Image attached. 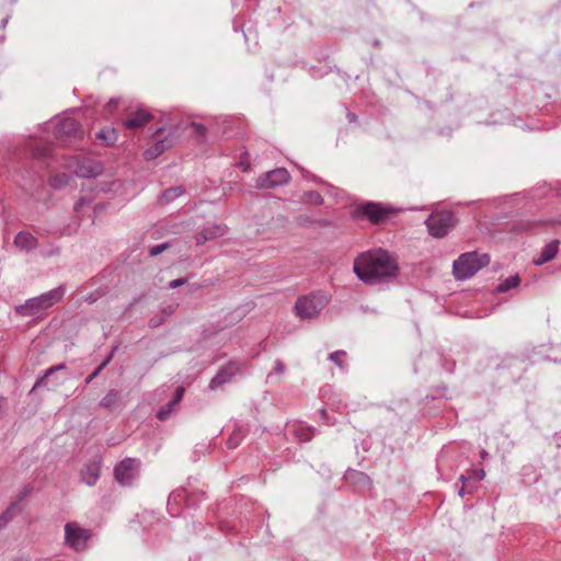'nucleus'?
<instances>
[{
    "mask_svg": "<svg viewBox=\"0 0 561 561\" xmlns=\"http://www.w3.org/2000/svg\"><path fill=\"white\" fill-rule=\"evenodd\" d=\"M329 298L321 293H312L299 297L295 304V310L300 319H312L327 307Z\"/></svg>",
    "mask_w": 561,
    "mask_h": 561,
    "instance_id": "obj_6",
    "label": "nucleus"
},
{
    "mask_svg": "<svg viewBox=\"0 0 561 561\" xmlns=\"http://www.w3.org/2000/svg\"><path fill=\"white\" fill-rule=\"evenodd\" d=\"M346 118L350 123H356L357 122V115L353 112L347 111Z\"/></svg>",
    "mask_w": 561,
    "mask_h": 561,
    "instance_id": "obj_45",
    "label": "nucleus"
},
{
    "mask_svg": "<svg viewBox=\"0 0 561 561\" xmlns=\"http://www.w3.org/2000/svg\"><path fill=\"white\" fill-rule=\"evenodd\" d=\"M485 456H486V451H485V450H483V451L481 453V457H482V458H484Z\"/></svg>",
    "mask_w": 561,
    "mask_h": 561,
    "instance_id": "obj_50",
    "label": "nucleus"
},
{
    "mask_svg": "<svg viewBox=\"0 0 561 561\" xmlns=\"http://www.w3.org/2000/svg\"><path fill=\"white\" fill-rule=\"evenodd\" d=\"M101 368H95L92 374H90L85 379V385H89L94 378H96L101 374Z\"/></svg>",
    "mask_w": 561,
    "mask_h": 561,
    "instance_id": "obj_41",
    "label": "nucleus"
},
{
    "mask_svg": "<svg viewBox=\"0 0 561 561\" xmlns=\"http://www.w3.org/2000/svg\"><path fill=\"white\" fill-rule=\"evenodd\" d=\"M88 202L84 198H81L73 207L75 211H80L83 205H85Z\"/></svg>",
    "mask_w": 561,
    "mask_h": 561,
    "instance_id": "obj_47",
    "label": "nucleus"
},
{
    "mask_svg": "<svg viewBox=\"0 0 561 561\" xmlns=\"http://www.w3.org/2000/svg\"><path fill=\"white\" fill-rule=\"evenodd\" d=\"M72 163L75 164V173L80 178H95L103 171L100 162L87 157L76 156L72 158Z\"/></svg>",
    "mask_w": 561,
    "mask_h": 561,
    "instance_id": "obj_12",
    "label": "nucleus"
},
{
    "mask_svg": "<svg viewBox=\"0 0 561 561\" xmlns=\"http://www.w3.org/2000/svg\"><path fill=\"white\" fill-rule=\"evenodd\" d=\"M32 156L36 159H45L49 157L51 148L50 146L43 142H32L30 145Z\"/></svg>",
    "mask_w": 561,
    "mask_h": 561,
    "instance_id": "obj_24",
    "label": "nucleus"
},
{
    "mask_svg": "<svg viewBox=\"0 0 561 561\" xmlns=\"http://www.w3.org/2000/svg\"><path fill=\"white\" fill-rule=\"evenodd\" d=\"M66 368V364L61 363V364H58V365H55V366H51L49 367L44 376H42L41 378H38L33 387V390H35L36 388H39L42 386H44L46 383V378L50 375H53L54 373L58 371V370H62Z\"/></svg>",
    "mask_w": 561,
    "mask_h": 561,
    "instance_id": "obj_28",
    "label": "nucleus"
},
{
    "mask_svg": "<svg viewBox=\"0 0 561 561\" xmlns=\"http://www.w3.org/2000/svg\"><path fill=\"white\" fill-rule=\"evenodd\" d=\"M141 462L137 458L127 457L119 461L113 471L114 478L122 486H130L139 477Z\"/></svg>",
    "mask_w": 561,
    "mask_h": 561,
    "instance_id": "obj_10",
    "label": "nucleus"
},
{
    "mask_svg": "<svg viewBox=\"0 0 561 561\" xmlns=\"http://www.w3.org/2000/svg\"><path fill=\"white\" fill-rule=\"evenodd\" d=\"M396 213L392 206L377 202H365L354 206L351 216L355 220H368L373 225H381Z\"/></svg>",
    "mask_w": 561,
    "mask_h": 561,
    "instance_id": "obj_4",
    "label": "nucleus"
},
{
    "mask_svg": "<svg viewBox=\"0 0 561 561\" xmlns=\"http://www.w3.org/2000/svg\"><path fill=\"white\" fill-rule=\"evenodd\" d=\"M225 232H226V226H224V225L215 224V225L205 227L196 234V244L201 245L207 241L222 237L225 234Z\"/></svg>",
    "mask_w": 561,
    "mask_h": 561,
    "instance_id": "obj_16",
    "label": "nucleus"
},
{
    "mask_svg": "<svg viewBox=\"0 0 561 561\" xmlns=\"http://www.w3.org/2000/svg\"><path fill=\"white\" fill-rule=\"evenodd\" d=\"M297 220H298L299 225H307V224H314V222H317L316 220L311 219L310 217L304 216V215H300ZM318 222L320 225H323V226L331 225V222L329 220H325V219L324 220H320Z\"/></svg>",
    "mask_w": 561,
    "mask_h": 561,
    "instance_id": "obj_37",
    "label": "nucleus"
},
{
    "mask_svg": "<svg viewBox=\"0 0 561 561\" xmlns=\"http://www.w3.org/2000/svg\"><path fill=\"white\" fill-rule=\"evenodd\" d=\"M183 186H173L164 190L159 198V204L167 205L184 194Z\"/></svg>",
    "mask_w": 561,
    "mask_h": 561,
    "instance_id": "obj_23",
    "label": "nucleus"
},
{
    "mask_svg": "<svg viewBox=\"0 0 561 561\" xmlns=\"http://www.w3.org/2000/svg\"><path fill=\"white\" fill-rule=\"evenodd\" d=\"M302 201L311 205H322L324 199L322 195L317 191H307L302 195Z\"/></svg>",
    "mask_w": 561,
    "mask_h": 561,
    "instance_id": "obj_29",
    "label": "nucleus"
},
{
    "mask_svg": "<svg viewBox=\"0 0 561 561\" xmlns=\"http://www.w3.org/2000/svg\"><path fill=\"white\" fill-rule=\"evenodd\" d=\"M153 137L157 138L156 141L144 152L146 160L158 158L178 141L176 130L173 127H160L153 133Z\"/></svg>",
    "mask_w": 561,
    "mask_h": 561,
    "instance_id": "obj_9",
    "label": "nucleus"
},
{
    "mask_svg": "<svg viewBox=\"0 0 561 561\" xmlns=\"http://www.w3.org/2000/svg\"><path fill=\"white\" fill-rule=\"evenodd\" d=\"M118 398H119V392L117 390H115V389H111L101 399L99 404H100V407L110 409V408L114 407L117 403Z\"/></svg>",
    "mask_w": 561,
    "mask_h": 561,
    "instance_id": "obj_27",
    "label": "nucleus"
},
{
    "mask_svg": "<svg viewBox=\"0 0 561 561\" xmlns=\"http://www.w3.org/2000/svg\"><path fill=\"white\" fill-rule=\"evenodd\" d=\"M192 127L195 129L196 135L204 138L206 136V127L199 123H193Z\"/></svg>",
    "mask_w": 561,
    "mask_h": 561,
    "instance_id": "obj_38",
    "label": "nucleus"
},
{
    "mask_svg": "<svg viewBox=\"0 0 561 561\" xmlns=\"http://www.w3.org/2000/svg\"><path fill=\"white\" fill-rule=\"evenodd\" d=\"M286 369L285 364L280 359L275 360L274 371L276 374H284Z\"/></svg>",
    "mask_w": 561,
    "mask_h": 561,
    "instance_id": "obj_40",
    "label": "nucleus"
},
{
    "mask_svg": "<svg viewBox=\"0 0 561 561\" xmlns=\"http://www.w3.org/2000/svg\"><path fill=\"white\" fill-rule=\"evenodd\" d=\"M101 469H102V458H101V456L96 455L92 459H90L87 463H84L83 467L81 468V470H80L81 481L89 486L95 485L98 480L100 479Z\"/></svg>",
    "mask_w": 561,
    "mask_h": 561,
    "instance_id": "obj_14",
    "label": "nucleus"
},
{
    "mask_svg": "<svg viewBox=\"0 0 561 561\" xmlns=\"http://www.w3.org/2000/svg\"><path fill=\"white\" fill-rule=\"evenodd\" d=\"M373 45L376 46V47L380 46V41L379 39H375L373 42Z\"/></svg>",
    "mask_w": 561,
    "mask_h": 561,
    "instance_id": "obj_48",
    "label": "nucleus"
},
{
    "mask_svg": "<svg viewBox=\"0 0 561 561\" xmlns=\"http://www.w3.org/2000/svg\"><path fill=\"white\" fill-rule=\"evenodd\" d=\"M65 545L75 552H83L88 549L93 536L91 529L81 527L77 522H68L65 527Z\"/></svg>",
    "mask_w": 561,
    "mask_h": 561,
    "instance_id": "obj_7",
    "label": "nucleus"
},
{
    "mask_svg": "<svg viewBox=\"0 0 561 561\" xmlns=\"http://www.w3.org/2000/svg\"><path fill=\"white\" fill-rule=\"evenodd\" d=\"M66 288L58 286L37 297L25 300L15 307V312L22 317H39L45 310L51 308L64 298Z\"/></svg>",
    "mask_w": 561,
    "mask_h": 561,
    "instance_id": "obj_2",
    "label": "nucleus"
},
{
    "mask_svg": "<svg viewBox=\"0 0 561 561\" xmlns=\"http://www.w3.org/2000/svg\"><path fill=\"white\" fill-rule=\"evenodd\" d=\"M37 243V239L27 231H20L14 238L15 247L26 252L35 249Z\"/></svg>",
    "mask_w": 561,
    "mask_h": 561,
    "instance_id": "obj_20",
    "label": "nucleus"
},
{
    "mask_svg": "<svg viewBox=\"0 0 561 561\" xmlns=\"http://www.w3.org/2000/svg\"><path fill=\"white\" fill-rule=\"evenodd\" d=\"M95 136L98 139L102 140L106 146L114 145L117 140V131L115 128L101 129L96 133Z\"/></svg>",
    "mask_w": 561,
    "mask_h": 561,
    "instance_id": "obj_25",
    "label": "nucleus"
},
{
    "mask_svg": "<svg viewBox=\"0 0 561 561\" xmlns=\"http://www.w3.org/2000/svg\"><path fill=\"white\" fill-rule=\"evenodd\" d=\"M320 415H321L322 420L325 422V424H328V425H332L333 424V423L330 422L329 416H328V412L324 409L320 410Z\"/></svg>",
    "mask_w": 561,
    "mask_h": 561,
    "instance_id": "obj_44",
    "label": "nucleus"
},
{
    "mask_svg": "<svg viewBox=\"0 0 561 561\" xmlns=\"http://www.w3.org/2000/svg\"><path fill=\"white\" fill-rule=\"evenodd\" d=\"M187 282H188V279L184 278V277L173 279L169 283V288L175 289L182 285H185Z\"/></svg>",
    "mask_w": 561,
    "mask_h": 561,
    "instance_id": "obj_39",
    "label": "nucleus"
},
{
    "mask_svg": "<svg viewBox=\"0 0 561 561\" xmlns=\"http://www.w3.org/2000/svg\"><path fill=\"white\" fill-rule=\"evenodd\" d=\"M519 283H520L519 276L517 274L516 275H512V276L505 278L504 280H502L496 286V291L497 293L508 291L510 289L516 288L519 285Z\"/></svg>",
    "mask_w": 561,
    "mask_h": 561,
    "instance_id": "obj_26",
    "label": "nucleus"
},
{
    "mask_svg": "<svg viewBox=\"0 0 561 561\" xmlns=\"http://www.w3.org/2000/svg\"><path fill=\"white\" fill-rule=\"evenodd\" d=\"M169 248H170V243L169 242H163V243H160V244H156V245L150 248L149 254L151 256H157V255L161 254L162 252H164Z\"/></svg>",
    "mask_w": 561,
    "mask_h": 561,
    "instance_id": "obj_35",
    "label": "nucleus"
},
{
    "mask_svg": "<svg viewBox=\"0 0 561 561\" xmlns=\"http://www.w3.org/2000/svg\"><path fill=\"white\" fill-rule=\"evenodd\" d=\"M54 136L62 141L79 140L84 136V131L78 121L73 117L64 116L50 122Z\"/></svg>",
    "mask_w": 561,
    "mask_h": 561,
    "instance_id": "obj_8",
    "label": "nucleus"
},
{
    "mask_svg": "<svg viewBox=\"0 0 561 561\" xmlns=\"http://www.w3.org/2000/svg\"><path fill=\"white\" fill-rule=\"evenodd\" d=\"M294 435L300 440V442H310L314 435H316V428L311 426H307L304 424H295L293 426Z\"/></svg>",
    "mask_w": 561,
    "mask_h": 561,
    "instance_id": "obj_22",
    "label": "nucleus"
},
{
    "mask_svg": "<svg viewBox=\"0 0 561 561\" xmlns=\"http://www.w3.org/2000/svg\"><path fill=\"white\" fill-rule=\"evenodd\" d=\"M490 263V256L486 253L476 251L466 252L458 256L453 263V274L456 279L465 280L472 277L482 267Z\"/></svg>",
    "mask_w": 561,
    "mask_h": 561,
    "instance_id": "obj_3",
    "label": "nucleus"
},
{
    "mask_svg": "<svg viewBox=\"0 0 561 561\" xmlns=\"http://www.w3.org/2000/svg\"><path fill=\"white\" fill-rule=\"evenodd\" d=\"M14 507V504H12L9 508H7L1 515H0V529L3 528L9 520L12 517V508Z\"/></svg>",
    "mask_w": 561,
    "mask_h": 561,
    "instance_id": "obj_36",
    "label": "nucleus"
},
{
    "mask_svg": "<svg viewBox=\"0 0 561 561\" xmlns=\"http://www.w3.org/2000/svg\"><path fill=\"white\" fill-rule=\"evenodd\" d=\"M354 273L367 285L388 283L397 277L399 266L385 250L360 253L354 261Z\"/></svg>",
    "mask_w": 561,
    "mask_h": 561,
    "instance_id": "obj_1",
    "label": "nucleus"
},
{
    "mask_svg": "<svg viewBox=\"0 0 561 561\" xmlns=\"http://www.w3.org/2000/svg\"><path fill=\"white\" fill-rule=\"evenodd\" d=\"M457 224V219L450 210L433 211L425 220L428 233L436 239L444 238Z\"/></svg>",
    "mask_w": 561,
    "mask_h": 561,
    "instance_id": "obj_5",
    "label": "nucleus"
},
{
    "mask_svg": "<svg viewBox=\"0 0 561 561\" xmlns=\"http://www.w3.org/2000/svg\"><path fill=\"white\" fill-rule=\"evenodd\" d=\"M123 103L121 98H112L104 106V111L108 116H112L115 110Z\"/></svg>",
    "mask_w": 561,
    "mask_h": 561,
    "instance_id": "obj_34",
    "label": "nucleus"
},
{
    "mask_svg": "<svg viewBox=\"0 0 561 561\" xmlns=\"http://www.w3.org/2000/svg\"><path fill=\"white\" fill-rule=\"evenodd\" d=\"M242 364L237 360H230L227 365L221 367L216 376L210 380L208 388L216 390L219 387L229 383L232 378L242 371Z\"/></svg>",
    "mask_w": 561,
    "mask_h": 561,
    "instance_id": "obj_11",
    "label": "nucleus"
},
{
    "mask_svg": "<svg viewBox=\"0 0 561 561\" xmlns=\"http://www.w3.org/2000/svg\"><path fill=\"white\" fill-rule=\"evenodd\" d=\"M7 410V399L4 397H0V417L5 413Z\"/></svg>",
    "mask_w": 561,
    "mask_h": 561,
    "instance_id": "obj_43",
    "label": "nucleus"
},
{
    "mask_svg": "<svg viewBox=\"0 0 561 561\" xmlns=\"http://www.w3.org/2000/svg\"><path fill=\"white\" fill-rule=\"evenodd\" d=\"M184 394V388L179 387L175 390L174 397L172 400H170L167 404L160 408V410L157 412V419L160 421H165L174 408L181 402Z\"/></svg>",
    "mask_w": 561,
    "mask_h": 561,
    "instance_id": "obj_19",
    "label": "nucleus"
},
{
    "mask_svg": "<svg viewBox=\"0 0 561 561\" xmlns=\"http://www.w3.org/2000/svg\"><path fill=\"white\" fill-rule=\"evenodd\" d=\"M185 495H186L185 490L173 491L169 496L168 505L171 506V502L178 503L179 501L183 500ZM169 512L173 516L178 514V512H173V510L171 507H169Z\"/></svg>",
    "mask_w": 561,
    "mask_h": 561,
    "instance_id": "obj_32",
    "label": "nucleus"
},
{
    "mask_svg": "<svg viewBox=\"0 0 561 561\" xmlns=\"http://www.w3.org/2000/svg\"><path fill=\"white\" fill-rule=\"evenodd\" d=\"M153 116L145 108H137L136 111H129L126 117L123 119L122 125L126 129H138L146 126Z\"/></svg>",
    "mask_w": 561,
    "mask_h": 561,
    "instance_id": "obj_15",
    "label": "nucleus"
},
{
    "mask_svg": "<svg viewBox=\"0 0 561 561\" xmlns=\"http://www.w3.org/2000/svg\"><path fill=\"white\" fill-rule=\"evenodd\" d=\"M485 473L483 469H471L467 474H461L459 480L462 482V486L458 494L463 496L467 489H473L476 484L484 478Z\"/></svg>",
    "mask_w": 561,
    "mask_h": 561,
    "instance_id": "obj_17",
    "label": "nucleus"
},
{
    "mask_svg": "<svg viewBox=\"0 0 561 561\" xmlns=\"http://www.w3.org/2000/svg\"><path fill=\"white\" fill-rule=\"evenodd\" d=\"M70 176L67 174H56L49 178V184L54 188H62L69 184Z\"/></svg>",
    "mask_w": 561,
    "mask_h": 561,
    "instance_id": "obj_31",
    "label": "nucleus"
},
{
    "mask_svg": "<svg viewBox=\"0 0 561 561\" xmlns=\"http://www.w3.org/2000/svg\"><path fill=\"white\" fill-rule=\"evenodd\" d=\"M175 311V307L170 305L163 309H161L158 313H156L153 317H151L148 321V325L150 328H158L161 324L164 323V321L173 314Z\"/></svg>",
    "mask_w": 561,
    "mask_h": 561,
    "instance_id": "obj_21",
    "label": "nucleus"
},
{
    "mask_svg": "<svg viewBox=\"0 0 561 561\" xmlns=\"http://www.w3.org/2000/svg\"><path fill=\"white\" fill-rule=\"evenodd\" d=\"M8 20H9V18H8V16H7V18H4V19L2 20V25H3V26L8 23Z\"/></svg>",
    "mask_w": 561,
    "mask_h": 561,
    "instance_id": "obj_49",
    "label": "nucleus"
},
{
    "mask_svg": "<svg viewBox=\"0 0 561 561\" xmlns=\"http://www.w3.org/2000/svg\"><path fill=\"white\" fill-rule=\"evenodd\" d=\"M113 354H114V351H112L106 358H104V360L98 366L99 368H101L102 370L111 363L112 358H113Z\"/></svg>",
    "mask_w": 561,
    "mask_h": 561,
    "instance_id": "obj_42",
    "label": "nucleus"
},
{
    "mask_svg": "<svg viewBox=\"0 0 561 561\" xmlns=\"http://www.w3.org/2000/svg\"><path fill=\"white\" fill-rule=\"evenodd\" d=\"M290 180L289 172L285 168H277L264 173L257 179V187L272 188L288 183Z\"/></svg>",
    "mask_w": 561,
    "mask_h": 561,
    "instance_id": "obj_13",
    "label": "nucleus"
},
{
    "mask_svg": "<svg viewBox=\"0 0 561 561\" xmlns=\"http://www.w3.org/2000/svg\"><path fill=\"white\" fill-rule=\"evenodd\" d=\"M32 489L30 486L24 488V490L19 495V501H22L31 493Z\"/></svg>",
    "mask_w": 561,
    "mask_h": 561,
    "instance_id": "obj_46",
    "label": "nucleus"
},
{
    "mask_svg": "<svg viewBox=\"0 0 561 561\" xmlns=\"http://www.w3.org/2000/svg\"><path fill=\"white\" fill-rule=\"evenodd\" d=\"M559 243V240L554 239L546 244L542 248L539 257L533 260V264L539 266L553 260L558 254Z\"/></svg>",
    "mask_w": 561,
    "mask_h": 561,
    "instance_id": "obj_18",
    "label": "nucleus"
},
{
    "mask_svg": "<svg viewBox=\"0 0 561 561\" xmlns=\"http://www.w3.org/2000/svg\"><path fill=\"white\" fill-rule=\"evenodd\" d=\"M360 477H362L363 479H367V476H366V474H364V473H360Z\"/></svg>",
    "mask_w": 561,
    "mask_h": 561,
    "instance_id": "obj_51",
    "label": "nucleus"
},
{
    "mask_svg": "<svg viewBox=\"0 0 561 561\" xmlns=\"http://www.w3.org/2000/svg\"><path fill=\"white\" fill-rule=\"evenodd\" d=\"M346 356L345 351H335L329 354V359L333 362L336 366H339L341 369L345 367L343 358Z\"/></svg>",
    "mask_w": 561,
    "mask_h": 561,
    "instance_id": "obj_33",
    "label": "nucleus"
},
{
    "mask_svg": "<svg viewBox=\"0 0 561 561\" xmlns=\"http://www.w3.org/2000/svg\"><path fill=\"white\" fill-rule=\"evenodd\" d=\"M243 438H244L243 431L241 428L234 430L228 437V440H227L228 448H230V449L237 448L241 444Z\"/></svg>",
    "mask_w": 561,
    "mask_h": 561,
    "instance_id": "obj_30",
    "label": "nucleus"
}]
</instances>
